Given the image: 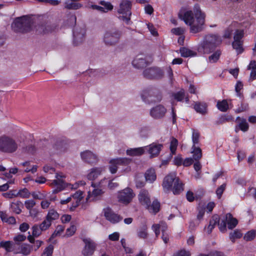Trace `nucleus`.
Segmentation results:
<instances>
[{
    "label": "nucleus",
    "instance_id": "31",
    "mask_svg": "<svg viewBox=\"0 0 256 256\" xmlns=\"http://www.w3.org/2000/svg\"><path fill=\"white\" fill-rule=\"evenodd\" d=\"M59 214L56 210L54 209H50L46 218H47V220H49L52 222L53 220H58L59 218Z\"/></svg>",
    "mask_w": 256,
    "mask_h": 256
},
{
    "label": "nucleus",
    "instance_id": "14",
    "mask_svg": "<svg viewBox=\"0 0 256 256\" xmlns=\"http://www.w3.org/2000/svg\"><path fill=\"white\" fill-rule=\"evenodd\" d=\"M104 216L106 220L112 224H117L122 220V217L120 215L114 212L110 208L104 210Z\"/></svg>",
    "mask_w": 256,
    "mask_h": 256
},
{
    "label": "nucleus",
    "instance_id": "48",
    "mask_svg": "<svg viewBox=\"0 0 256 256\" xmlns=\"http://www.w3.org/2000/svg\"><path fill=\"white\" fill-rule=\"evenodd\" d=\"M54 250V246L52 244H49L44 248V252L42 254L41 256H52Z\"/></svg>",
    "mask_w": 256,
    "mask_h": 256
},
{
    "label": "nucleus",
    "instance_id": "1",
    "mask_svg": "<svg viewBox=\"0 0 256 256\" xmlns=\"http://www.w3.org/2000/svg\"><path fill=\"white\" fill-rule=\"evenodd\" d=\"M194 17L192 11L188 10L184 12L182 19L186 24L190 26V32L196 34L203 30L206 16L198 4L194 5Z\"/></svg>",
    "mask_w": 256,
    "mask_h": 256
},
{
    "label": "nucleus",
    "instance_id": "54",
    "mask_svg": "<svg viewBox=\"0 0 256 256\" xmlns=\"http://www.w3.org/2000/svg\"><path fill=\"white\" fill-rule=\"evenodd\" d=\"M173 256H191V253L190 251L182 249L174 254Z\"/></svg>",
    "mask_w": 256,
    "mask_h": 256
},
{
    "label": "nucleus",
    "instance_id": "60",
    "mask_svg": "<svg viewBox=\"0 0 256 256\" xmlns=\"http://www.w3.org/2000/svg\"><path fill=\"white\" fill-rule=\"evenodd\" d=\"M120 234L118 232H114L108 236V239L112 241H117L119 240Z\"/></svg>",
    "mask_w": 256,
    "mask_h": 256
},
{
    "label": "nucleus",
    "instance_id": "56",
    "mask_svg": "<svg viewBox=\"0 0 256 256\" xmlns=\"http://www.w3.org/2000/svg\"><path fill=\"white\" fill-rule=\"evenodd\" d=\"M226 224L227 222L225 219L222 220L220 222H219L217 224L218 226L219 230L222 232H224L226 230Z\"/></svg>",
    "mask_w": 256,
    "mask_h": 256
},
{
    "label": "nucleus",
    "instance_id": "61",
    "mask_svg": "<svg viewBox=\"0 0 256 256\" xmlns=\"http://www.w3.org/2000/svg\"><path fill=\"white\" fill-rule=\"evenodd\" d=\"M26 208L28 210H31L36 204L34 200H27L24 202Z\"/></svg>",
    "mask_w": 256,
    "mask_h": 256
},
{
    "label": "nucleus",
    "instance_id": "64",
    "mask_svg": "<svg viewBox=\"0 0 256 256\" xmlns=\"http://www.w3.org/2000/svg\"><path fill=\"white\" fill-rule=\"evenodd\" d=\"M183 160L180 156H176L174 160V165L179 166L182 164Z\"/></svg>",
    "mask_w": 256,
    "mask_h": 256
},
{
    "label": "nucleus",
    "instance_id": "44",
    "mask_svg": "<svg viewBox=\"0 0 256 256\" xmlns=\"http://www.w3.org/2000/svg\"><path fill=\"white\" fill-rule=\"evenodd\" d=\"M256 236V230H252L248 231L244 236V239L247 241H252L254 239Z\"/></svg>",
    "mask_w": 256,
    "mask_h": 256
},
{
    "label": "nucleus",
    "instance_id": "33",
    "mask_svg": "<svg viewBox=\"0 0 256 256\" xmlns=\"http://www.w3.org/2000/svg\"><path fill=\"white\" fill-rule=\"evenodd\" d=\"M22 206V204L20 201L12 202L10 204L12 211L16 214H20L22 212L21 207Z\"/></svg>",
    "mask_w": 256,
    "mask_h": 256
},
{
    "label": "nucleus",
    "instance_id": "32",
    "mask_svg": "<svg viewBox=\"0 0 256 256\" xmlns=\"http://www.w3.org/2000/svg\"><path fill=\"white\" fill-rule=\"evenodd\" d=\"M32 250H33L32 246L24 244L20 246V252H17L16 253H20L24 255L28 256L30 254Z\"/></svg>",
    "mask_w": 256,
    "mask_h": 256
},
{
    "label": "nucleus",
    "instance_id": "6",
    "mask_svg": "<svg viewBox=\"0 0 256 256\" xmlns=\"http://www.w3.org/2000/svg\"><path fill=\"white\" fill-rule=\"evenodd\" d=\"M18 148V144L12 138L6 136H0V151L11 154L15 152Z\"/></svg>",
    "mask_w": 256,
    "mask_h": 256
},
{
    "label": "nucleus",
    "instance_id": "22",
    "mask_svg": "<svg viewBox=\"0 0 256 256\" xmlns=\"http://www.w3.org/2000/svg\"><path fill=\"white\" fill-rule=\"evenodd\" d=\"M226 220L227 222L228 228L230 230L234 228L238 224L237 219L234 218L230 213H228L226 214Z\"/></svg>",
    "mask_w": 256,
    "mask_h": 256
},
{
    "label": "nucleus",
    "instance_id": "49",
    "mask_svg": "<svg viewBox=\"0 0 256 256\" xmlns=\"http://www.w3.org/2000/svg\"><path fill=\"white\" fill-rule=\"evenodd\" d=\"M32 234L33 236L37 238L40 235L42 232L44 231L41 228L38 224H34L32 226Z\"/></svg>",
    "mask_w": 256,
    "mask_h": 256
},
{
    "label": "nucleus",
    "instance_id": "17",
    "mask_svg": "<svg viewBox=\"0 0 256 256\" xmlns=\"http://www.w3.org/2000/svg\"><path fill=\"white\" fill-rule=\"evenodd\" d=\"M148 150V153L150 154L151 158L157 156L160 153L163 145L160 144L153 142L149 145Z\"/></svg>",
    "mask_w": 256,
    "mask_h": 256
},
{
    "label": "nucleus",
    "instance_id": "39",
    "mask_svg": "<svg viewBox=\"0 0 256 256\" xmlns=\"http://www.w3.org/2000/svg\"><path fill=\"white\" fill-rule=\"evenodd\" d=\"M192 147L198 145L200 142V133L198 130L192 129Z\"/></svg>",
    "mask_w": 256,
    "mask_h": 256
},
{
    "label": "nucleus",
    "instance_id": "11",
    "mask_svg": "<svg viewBox=\"0 0 256 256\" xmlns=\"http://www.w3.org/2000/svg\"><path fill=\"white\" fill-rule=\"evenodd\" d=\"M134 196L132 190L130 188H126L118 192L117 198L120 202L128 204L132 201Z\"/></svg>",
    "mask_w": 256,
    "mask_h": 256
},
{
    "label": "nucleus",
    "instance_id": "50",
    "mask_svg": "<svg viewBox=\"0 0 256 256\" xmlns=\"http://www.w3.org/2000/svg\"><path fill=\"white\" fill-rule=\"evenodd\" d=\"M226 184L224 183L217 188L216 193L218 199H220L222 198L223 192L226 190Z\"/></svg>",
    "mask_w": 256,
    "mask_h": 256
},
{
    "label": "nucleus",
    "instance_id": "36",
    "mask_svg": "<svg viewBox=\"0 0 256 256\" xmlns=\"http://www.w3.org/2000/svg\"><path fill=\"white\" fill-rule=\"evenodd\" d=\"M145 178L146 181L152 182L156 179V176L154 170L150 169L146 170L145 174Z\"/></svg>",
    "mask_w": 256,
    "mask_h": 256
},
{
    "label": "nucleus",
    "instance_id": "20",
    "mask_svg": "<svg viewBox=\"0 0 256 256\" xmlns=\"http://www.w3.org/2000/svg\"><path fill=\"white\" fill-rule=\"evenodd\" d=\"M148 62L145 58L139 57V56H136L132 62L134 67L140 69L148 65Z\"/></svg>",
    "mask_w": 256,
    "mask_h": 256
},
{
    "label": "nucleus",
    "instance_id": "43",
    "mask_svg": "<svg viewBox=\"0 0 256 256\" xmlns=\"http://www.w3.org/2000/svg\"><path fill=\"white\" fill-rule=\"evenodd\" d=\"M221 54V50H217L208 57V60L210 62H216L219 60Z\"/></svg>",
    "mask_w": 256,
    "mask_h": 256
},
{
    "label": "nucleus",
    "instance_id": "55",
    "mask_svg": "<svg viewBox=\"0 0 256 256\" xmlns=\"http://www.w3.org/2000/svg\"><path fill=\"white\" fill-rule=\"evenodd\" d=\"M198 214H197V219L201 220L202 219L206 211V208L204 206L198 208Z\"/></svg>",
    "mask_w": 256,
    "mask_h": 256
},
{
    "label": "nucleus",
    "instance_id": "28",
    "mask_svg": "<svg viewBox=\"0 0 256 256\" xmlns=\"http://www.w3.org/2000/svg\"><path fill=\"white\" fill-rule=\"evenodd\" d=\"M144 150L142 148L128 149L126 154L130 156H140L144 154Z\"/></svg>",
    "mask_w": 256,
    "mask_h": 256
},
{
    "label": "nucleus",
    "instance_id": "30",
    "mask_svg": "<svg viewBox=\"0 0 256 256\" xmlns=\"http://www.w3.org/2000/svg\"><path fill=\"white\" fill-rule=\"evenodd\" d=\"M148 226L146 224H143L140 227L138 232V236L140 238L145 239L147 238L148 234L147 232Z\"/></svg>",
    "mask_w": 256,
    "mask_h": 256
},
{
    "label": "nucleus",
    "instance_id": "38",
    "mask_svg": "<svg viewBox=\"0 0 256 256\" xmlns=\"http://www.w3.org/2000/svg\"><path fill=\"white\" fill-rule=\"evenodd\" d=\"M192 152L193 153V158L195 160H199L202 157V151L201 148L198 146H192Z\"/></svg>",
    "mask_w": 256,
    "mask_h": 256
},
{
    "label": "nucleus",
    "instance_id": "53",
    "mask_svg": "<svg viewBox=\"0 0 256 256\" xmlns=\"http://www.w3.org/2000/svg\"><path fill=\"white\" fill-rule=\"evenodd\" d=\"M51 225L52 222L49 220H47V218H46L38 226L41 228L42 230L45 231L48 230Z\"/></svg>",
    "mask_w": 256,
    "mask_h": 256
},
{
    "label": "nucleus",
    "instance_id": "29",
    "mask_svg": "<svg viewBox=\"0 0 256 256\" xmlns=\"http://www.w3.org/2000/svg\"><path fill=\"white\" fill-rule=\"evenodd\" d=\"M52 183L56 186V188L53 190V194H57L64 188V182L62 180H53Z\"/></svg>",
    "mask_w": 256,
    "mask_h": 256
},
{
    "label": "nucleus",
    "instance_id": "51",
    "mask_svg": "<svg viewBox=\"0 0 256 256\" xmlns=\"http://www.w3.org/2000/svg\"><path fill=\"white\" fill-rule=\"evenodd\" d=\"M100 4L103 6L102 7L104 8V10L106 12L110 10H112L114 8V6L110 2H106L104 0H101L100 2Z\"/></svg>",
    "mask_w": 256,
    "mask_h": 256
},
{
    "label": "nucleus",
    "instance_id": "35",
    "mask_svg": "<svg viewBox=\"0 0 256 256\" xmlns=\"http://www.w3.org/2000/svg\"><path fill=\"white\" fill-rule=\"evenodd\" d=\"M243 42L234 41L232 42V46L236 50L237 54H242L244 51L242 47Z\"/></svg>",
    "mask_w": 256,
    "mask_h": 256
},
{
    "label": "nucleus",
    "instance_id": "15",
    "mask_svg": "<svg viewBox=\"0 0 256 256\" xmlns=\"http://www.w3.org/2000/svg\"><path fill=\"white\" fill-rule=\"evenodd\" d=\"M166 112V109L165 107L162 104H158L151 109L150 114L155 119H160L164 116Z\"/></svg>",
    "mask_w": 256,
    "mask_h": 256
},
{
    "label": "nucleus",
    "instance_id": "27",
    "mask_svg": "<svg viewBox=\"0 0 256 256\" xmlns=\"http://www.w3.org/2000/svg\"><path fill=\"white\" fill-rule=\"evenodd\" d=\"M180 52L181 56L184 58L193 57L197 56V53L186 48L182 47L180 48Z\"/></svg>",
    "mask_w": 256,
    "mask_h": 256
},
{
    "label": "nucleus",
    "instance_id": "63",
    "mask_svg": "<svg viewBox=\"0 0 256 256\" xmlns=\"http://www.w3.org/2000/svg\"><path fill=\"white\" fill-rule=\"evenodd\" d=\"M148 28L151 34L154 36H158V32L156 31V29L154 28L153 24L150 23H148L147 24Z\"/></svg>",
    "mask_w": 256,
    "mask_h": 256
},
{
    "label": "nucleus",
    "instance_id": "58",
    "mask_svg": "<svg viewBox=\"0 0 256 256\" xmlns=\"http://www.w3.org/2000/svg\"><path fill=\"white\" fill-rule=\"evenodd\" d=\"M171 32L175 35L180 36L184 34V30L181 28H172Z\"/></svg>",
    "mask_w": 256,
    "mask_h": 256
},
{
    "label": "nucleus",
    "instance_id": "19",
    "mask_svg": "<svg viewBox=\"0 0 256 256\" xmlns=\"http://www.w3.org/2000/svg\"><path fill=\"white\" fill-rule=\"evenodd\" d=\"M72 34L74 37V46H78L82 42L85 36V32L84 30H80V32H78L77 31L73 30Z\"/></svg>",
    "mask_w": 256,
    "mask_h": 256
},
{
    "label": "nucleus",
    "instance_id": "57",
    "mask_svg": "<svg viewBox=\"0 0 256 256\" xmlns=\"http://www.w3.org/2000/svg\"><path fill=\"white\" fill-rule=\"evenodd\" d=\"M76 230V226L74 225H71L70 228L66 229V235L68 236H72L74 234Z\"/></svg>",
    "mask_w": 256,
    "mask_h": 256
},
{
    "label": "nucleus",
    "instance_id": "5",
    "mask_svg": "<svg viewBox=\"0 0 256 256\" xmlns=\"http://www.w3.org/2000/svg\"><path fill=\"white\" fill-rule=\"evenodd\" d=\"M32 20L26 16L16 18L12 24V28L16 32L26 33L31 30Z\"/></svg>",
    "mask_w": 256,
    "mask_h": 256
},
{
    "label": "nucleus",
    "instance_id": "13",
    "mask_svg": "<svg viewBox=\"0 0 256 256\" xmlns=\"http://www.w3.org/2000/svg\"><path fill=\"white\" fill-rule=\"evenodd\" d=\"M131 161V159L126 158H117L111 160L110 162V164L109 168L112 174H116L118 170V165L127 166Z\"/></svg>",
    "mask_w": 256,
    "mask_h": 256
},
{
    "label": "nucleus",
    "instance_id": "3",
    "mask_svg": "<svg viewBox=\"0 0 256 256\" xmlns=\"http://www.w3.org/2000/svg\"><path fill=\"white\" fill-rule=\"evenodd\" d=\"M150 196L147 190L142 189L138 194V200L140 204L150 213L156 214L160 210V204L157 200L151 202Z\"/></svg>",
    "mask_w": 256,
    "mask_h": 256
},
{
    "label": "nucleus",
    "instance_id": "18",
    "mask_svg": "<svg viewBox=\"0 0 256 256\" xmlns=\"http://www.w3.org/2000/svg\"><path fill=\"white\" fill-rule=\"evenodd\" d=\"M68 146V142L64 138H60L56 140L53 146L54 149L56 150L57 153L65 152Z\"/></svg>",
    "mask_w": 256,
    "mask_h": 256
},
{
    "label": "nucleus",
    "instance_id": "23",
    "mask_svg": "<svg viewBox=\"0 0 256 256\" xmlns=\"http://www.w3.org/2000/svg\"><path fill=\"white\" fill-rule=\"evenodd\" d=\"M220 217L218 214L214 215L210 220L209 224L207 228V232L208 234H211L213 229L220 221Z\"/></svg>",
    "mask_w": 256,
    "mask_h": 256
},
{
    "label": "nucleus",
    "instance_id": "52",
    "mask_svg": "<svg viewBox=\"0 0 256 256\" xmlns=\"http://www.w3.org/2000/svg\"><path fill=\"white\" fill-rule=\"evenodd\" d=\"M2 196L6 198H12L18 196L17 190H10L9 192L2 194Z\"/></svg>",
    "mask_w": 256,
    "mask_h": 256
},
{
    "label": "nucleus",
    "instance_id": "9",
    "mask_svg": "<svg viewBox=\"0 0 256 256\" xmlns=\"http://www.w3.org/2000/svg\"><path fill=\"white\" fill-rule=\"evenodd\" d=\"M121 36L120 31L116 29H112L104 33L103 40L106 45L113 46L119 42Z\"/></svg>",
    "mask_w": 256,
    "mask_h": 256
},
{
    "label": "nucleus",
    "instance_id": "46",
    "mask_svg": "<svg viewBox=\"0 0 256 256\" xmlns=\"http://www.w3.org/2000/svg\"><path fill=\"white\" fill-rule=\"evenodd\" d=\"M233 118L232 116L224 115L221 116L218 120L216 122V124H220L232 120Z\"/></svg>",
    "mask_w": 256,
    "mask_h": 256
},
{
    "label": "nucleus",
    "instance_id": "62",
    "mask_svg": "<svg viewBox=\"0 0 256 256\" xmlns=\"http://www.w3.org/2000/svg\"><path fill=\"white\" fill-rule=\"evenodd\" d=\"M248 109V104H241L240 106L236 108V113H240L246 111Z\"/></svg>",
    "mask_w": 256,
    "mask_h": 256
},
{
    "label": "nucleus",
    "instance_id": "47",
    "mask_svg": "<svg viewBox=\"0 0 256 256\" xmlns=\"http://www.w3.org/2000/svg\"><path fill=\"white\" fill-rule=\"evenodd\" d=\"M18 196L22 198H28L30 196V192L26 188H24L17 192Z\"/></svg>",
    "mask_w": 256,
    "mask_h": 256
},
{
    "label": "nucleus",
    "instance_id": "25",
    "mask_svg": "<svg viewBox=\"0 0 256 256\" xmlns=\"http://www.w3.org/2000/svg\"><path fill=\"white\" fill-rule=\"evenodd\" d=\"M76 1L67 0L65 2L64 8L68 10H76L80 8L82 4L80 3L75 2Z\"/></svg>",
    "mask_w": 256,
    "mask_h": 256
},
{
    "label": "nucleus",
    "instance_id": "34",
    "mask_svg": "<svg viewBox=\"0 0 256 256\" xmlns=\"http://www.w3.org/2000/svg\"><path fill=\"white\" fill-rule=\"evenodd\" d=\"M216 107L220 111L226 112L228 109V104L226 100H218L216 104Z\"/></svg>",
    "mask_w": 256,
    "mask_h": 256
},
{
    "label": "nucleus",
    "instance_id": "8",
    "mask_svg": "<svg viewBox=\"0 0 256 256\" xmlns=\"http://www.w3.org/2000/svg\"><path fill=\"white\" fill-rule=\"evenodd\" d=\"M141 96L144 102H160L162 98V96L159 90L152 86L144 90Z\"/></svg>",
    "mask_w": 256,
    "mask_h": 256
},
{
    "label": "nucleus",
    "instance_id": "26",
    "mask_svg": "<svg viewBox=\"0 0 256 256\" xmlns=\"http://www.w3.org/2000/svg\"><path fill=\"white\" fill-rule=\"evenodd\" d=\"M14 244L12 241L2 240L0 242V248H4L6 252H12L14 250Z\"/></svg>",
    "mask_w": 256,
    "mask_h": 256
},
{
    "label": "nucleus",
    "instance_id": "41",
    "mask_svg": "<svg viewBox=\"0 0 256 256\" xmlns=\"http://www.w3.org/2000/svg\"><path fill=\"white\" fill-rule=\"evenodd\" d=\"M244 36V30H236L234 36V41L243 42L242 40V38Z\"/></svg>",
    "mask_w": 256,
    "mask_h": 256
},
{
    "label": "nucleus",
    "instance_id": "21",
    "mask_svg": "<svg viewBox=\"0 0 256 256\" xmlns=\"http://www.w3.org/2000/svg\"><path fill=\"white\" fill-rule=\"evenodd\" d=\"M104 170V168H94L91 169L90 172L88 174L87 178L90 180H94L96 179Z\"/></svg>",
    "mask_w": 256,
    "mask_h": 256
},
{
    "label": "nucleus",
    "instance_id": "7",
    "mask_svg": "<svg viewBox=\"0 0 256 256\" xmlns=\"http://www.w3.org/2000/svg\"><path fill=\"white\" fill-rule=\"evenodd\" d=\"M132 3L128 0H122L120 4L118 12L121 14L118 18L124 22L126 24H129L130 22Z\"/></svg>",
    "mask_w": 256,
    "mask_h": 256
},
{
    "label": "nucleus",
    "instance_id": "2",
    "mask_svg": "<svg viewBox=\"0 0 256 256\" xmlns=\"http://www.w3.org/2000/svg\"><path fill=\"white\" fill-rule=\"evenodd\" d=\"M222 43L220 38L216 34L206 35L197 47L198 52L201 54H208L214 52Z\"/></svg>",
    "mask_w": 256,
    "mask_h": 256
},
{
    "label": "nucleus",
    "instance_id": "16",
    "mask_svg": "<svg viewBox=\"0 0 256 256\" xmlns=\"http://www.w3.org/2000/svg\"><path fill=\"white\" fill-rule=\"evenodd\" d=\"M80 156L84 162L90 164H95L98 160L97 156L90 150L81 152Z\"/></svg>",
    "mask_w": 256,
    "mask_h": 256
},
{
    "label": "nucleus",
    "instance_id": "4",
    "mask_svg": "<svg viewBox=\"0 0 256 256\" xmlns=\"http://www.w3.org/2000/svg\"><path fill=\"white\" fill-rule=\"evenodd\" d=\"M162 186L167 190H172L175 195L179 194L184 190V184L176 176L175 172H172L166 176L163 180Z\"/></svg>",
    "mask_w": 256,
    "mask_h": 256
},
{
    "label": "nucleus",
    "instance_id": "45",
    "mask_svg": "<svg viewBox=\"0 0 256 256\" xmlns=\"http://www.w3.org/2000/svg\"><path fill=\"white\" fill-rule=\"evenodd\" d=\"M178 145V140L174 138H172L170 143V150L172 155L175 154Z\"/></svg>",
    "mask_w": 256,
    "mask_h": 256
},
{
    "label": "nucleus",
    "instance_id": "40",
    "mask_svg": "<svg viewBox=\"0 0 256 256\" xmlns=\"http://www.w3.org/2000/svg\"><path fill=\"white\" fill-rule=\"evenodd\" d=\"M172 96L177 102H182L185 97L184 91V90H181L176 92H173Z\"/></svg>",
    "mask_w": 256,
    "mask_h": 256
},
{
    "label": "nucleus",
    "instance_id": "37",
    "mask_svg": "<svg viewBox=\"0 0 256 256\" xmlns=\"http://www.w3.org/2000/svg\"><path fill=\"white\" fill-rule=\"evenodd\" d=\"M248 128L249 126L248 123L246 120L243 119L239 124L236 126L235 131L236 132H238L240 130L244 132H246L248 130Z\"/></svg>",
    "mask_w": 256,
    "mask_h": 256
},
{
    "label": "nucleus",
    "instance_id": "24",
    "mask_svg": "<svg viewBox=\"0 0 256 256\" xmlns=\"http://www.w3.org/2000/svg\"><path fill=\"white\" fill-rule=\"evenodd\" d=\"M194 108L197 112L205 114L206 112L207 105L206 102H195Z\"/></svg>",
    "mask_w": 256,
    "mask_h": 256
},
{
    "label": "nucleus",
    "instance_id": "12",
    "mask_svg": "<svg viewBox=\"0 0 256 256\" xmlns=\"http://www.w3.org/2000/svg\"><path fill=\"white\" fill-rule=\"evenodd\" d=\"M82 241L85 244L82 252V255L84 256H92L96 248V244L90 238H84Z\"/></svg>",
    "mask_w": 256,
    "mask_h": 256
},
{
    "label": "nucleus",
    "instance_id": "59",
    "mask_svg": "<svg viewBox=\"0 0 256 256\" xmlns=\"http://www.w3.org/2000/svg\"><path fill=\"white\" fill-rule=\"evenodd\" d=\"M26 236H25L24 234H18L17 236H15L14 238V240L15 242H16L18 244V242H24L26 240Z\"/></svg>",
    "mask_w": 256,
    "mask_h": 256
},
{
    "label": "nucleus",
    "instance_id": "42",
    "mask_svg": "<svg viewBox=\"0 0 256 256\" xmlns=\"http://www.w3.org/2000/svg\"><path fill=\"white\" fill-rule=\"evenodd\" d=\"M242 236V233L238 230H235L230 234V239L232 242H234L236 239L240 238Z\"/></svg>",
    "mask_w": 256,
    "mask_h": 256
},
{
    "label": "nucleus",
    "instance_id": "10",
    "mask_svg": "<svg viewBox=\"0 0 256 256\" xmlns=\"http://www.w3.org/2000/svg\"><path fill=\"white\" fill-rule=\"evenodd\" d=\"M144 78L148 80H159L164 76V72L160 68L154 66L145 69L143 71Z\"/></svg>",
    "mask_w": 256,
    "mask_h": 256
}]
</instances>
